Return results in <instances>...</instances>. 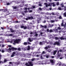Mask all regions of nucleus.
Returning <instances> with one entry per match:
<instances>
[{
    "instance_id": "f257e3e1",
    "label": "nucleus",
    "mask_w": 66,
    "mask_h": 66,
    "mask_svg": "<svg viewBox=\"0 0 66 66\" xmlns=\"http://www.w3.org/2000/svg\"><path fill=\"white\" fill-rule=\"evenodd\" d=\"M21 40L20 39H7V42H9L10 43H13V45H15L16 43V44H19Z\"/></svg>"
},
{
    "instance_id": "f03ea898",
    "label": "nucleus",
    "mask_w": 66,
    "mask_h": 66,
    "mask_svg": "<svg viewBox=\"0 0 66 66\" xmlns=\"http://www.w3.org/2000/svg\"><path fill=\"white\" fill-rule=\"evenodd\" d=\"M28 63H26L25 64V65L26 66H33V64L31 61H28Z\"/></svg>"
},
{
    "instance_id": "7ed1b4c3",
    "label": "nucleus",
    "mask_w": 66,
    "mask_h": 66,
    "mask_svg": "<svg viewBox=\"0 0 66 66\" xmlns=\"http://www.w3.org/2000/svg\"><path fill=\"white\" fill-rule=\"evenodd\" d=\"M12 50L13 51V50H17V48H15L14 47H12L11 48H9L7 50V51L8 52H9V53H10V52H11V50Z\"/></svg>"
},
{
    "instance_id": "20e7f679",
    "label": "nucleus",
    "mask_w": 66,
    "mask_h": 66,
    "mask_svg": "<svg viewBox=\"0 0 66 66\" xmlns=\"http://www.w3.org/2000/svg\"><path fill=\"white\" fill-rule=\"evenodd\" d=\"M45 4H46V7H48V6H51V5H53V7H54V6H56V5H55V4H54V3H50L48 5V4H47L46 3H45Z\"/></svg>"
},
{
    "instance_id": "39448f33",
    "label": "nucleus",
    "mask_w": 66,
    "mask_h": 66,
    "mask_svg": "<svg viewBox=\"0 0 66 66\" xmlns=\"http://www.w3.org/2000/svg\"><path fill=\"white\" fill-rule=\"evenodd\" d=\"M46 61H40L39 62V64L40 65H44V64H46Z\"/></svg>"
},
{
    "instance_id": "423d86ee",
    "label": "nucleus",
    "mask_w": 66,
    "mask_h": 66,
    "mask_svg": "<svg viewBox=\"0 0 66 66\" xmlns=\"http://www.w3.org/2000/svg\"><path fill=\"white\" fill-rule=\"evenodd\" d=\"M18 54V53L17 52H13L12 53V54L11 56V57H14L15 56V54Z\"/></svg>"
},
{
    "instance_id": "0eeeda50",
    "label": "nucleus",
    "mask_w": 66,
    "mask_h": 66,
    "mask_svg": "<svg viewBox=\"0 0 66 66\" xmlns=\"http://www.w3.org/2000/svg\"><path fill=\"white\" fill-rule=\"evenodd\" d=\"M28 18H26V20H28V19H30V20H31V19H33V16H28L27 17Z\"/></svg>"
},
{
    "instance_id": "6e6552de",
    "label": "nucleus",
    "mask_w": 66,
    "mask_h": 66,
    "mask_svg": "<svg viewBox=\"0 0 66 66\" xmlns=\"http://www.w3.org/2000/svg\"><path fill=\"white\" fill-rule=\"evenodd\" d=\"M59 52H60L59 51H58L57 53V54L56 55V58L57 59H60V55H59Z\"/></svg>"
},
{
    "instance_id": "1a4fd4ad",
    "label": "nucleus",
    "mask_w": 66,
    "mask_h": 66,
    "mask_svg": "<svg viewBox=\"0 0 66 66\" xmlns=\"http://www.w3.org/2000/svg\"><path fill=\"white\" fill-rule=\"evenodd\" d=\"M62 7H64V11H65L66 10V3H65L64 4V5H62Z\"/></svg>"
},
{
    "instance_id": "9d476101",
    "label": "nucleus",
    "mask_w": 66,
    "mask_h": 66,
    "mask_svg": "<svg viewBox=\"0 0 66 66\" xmlns=\"http://www.w3.org/2000/svg\"><path fill=\"white\" fill-rule=\"evenodd\" d=\"M57 45L58 46H59V45H60V44L59 42H56L54 44V45Z\"/></svg>"
},
{
    "instance_id": "9b49d317",
    "label": "nucleus",
    "mask_w": 66,
    "mask_h": 66,
    "mask_svg": "<svg viewBox=\"0 0 66 66\" xmlns=\"http://www.w3.org/2000/svg\"><path fill=\"white\" fill-rule=\"evenodd\" d=\"M21 28H24L23 29L24 30H26L27 28V26H21Z\"/></svg>"
},
{
    "instance_id": "f8f14e48",
    "label": "nucleus",
    "mask_w": 66,
    "mask_h": 66,
    "mask_svg": "<svg viewBox=\"0 0 66 66\" xmlns=\"http://www.w3.org/2000/svg\"><path fill=\"white\" fill-rule=\"evenodd\" d=\"M50 47H51V46L48 45L47 46L45 47L44 48L45 50H47L48 49V48H50Z\"/></svg>"
},
{
    "instance_id": "ddd939ff",
    "label": "nucleus",
    "mask_w": 66,
    "mask_h": 66,
    "mask_svg": "<svg viewBox=\"0 0 66 66\" xmlns=\"http://www.w3.org/2000/svg\"><path fill=\"white\" fill-rule=\"evenodd\" d=\"M28 40L30 42H32L33 40V39L32 38L31 39V38H28Z\"/></svg>"
},
{
    "instance_id": "4468645a",
    "label": "nucleus",
    "mask_w": 66,
    "mask_h": 66,
    "mask_svg": "<svg viewBox=\"0 0 66 66\" xmlns=\"http://www.w3.org/2000/svg\"><path fill=\"white\" fill-rule=\"evenodd\" d=\"M26 48V49H27L28 50H29L30 49V46L29 45L28 46V48L27 47H25Z\"/></svg>"
},
{
    "instance_id": "2eb2a0df",
    "label": "nucleus",
    "mask_w": 66,
    "mask_h": 66,
    "mask_svg": "<svg viewBox=\"0 0 66 66\" xmlns=\"http://www.w3.org/2000/svg\"><path fill=\"white\" fill-rule=\"evenodd\" d=\"M60 39H61V40H64V39H65L66 40V38H63V37H60Z\"/></svg>"
},
{
    "instance_id": "dca6fc26",
    "label": "nucleus",
    "mask_w": 66,
    "mask_h": 66,
    "mask_svg": "<svg viewBox=\"0 0 66 66\" xmlns=\"http://www.w3.org/2000/svg\"><path fill=\"white\" fill-rule=\"evenodd\" d=\"M58 10H60L61 11H62V10H64V9L62 8H61V7H59L58 8Z\"/></svg>"
},
{
    "instance_id": "f3484780",
    "label": "nucleus",
    "mask_w": 66,
    "mask_h": 66,
    "mask_svg": "<svg viewBox=\"0 0 66 66\" xmlns=\"http://www.w3.org/2000/svg\"><path fill=\"white\" fill-rule=\"evenodd\" d=\"M3 11V12H5L6 11H7V10L6 9H0V11Z\"/></svg>"
},
{
    "instance_id": "a211bd4d",
    "label": "nucleus",
    "mask_w": 66,
    "mask_h": 66,
    "mask_svg": "<svg viewBox=\"0 0 66 66\" xmlns=\"http://www.w3.org/2000/svg\"><path fill=\"white\" fill-rule=\"evenodd\" d=\"M54 25H53V24H52L51 25H50V24H49V25H48V26L49 27H51H51H53V26Z\"/></svg>"
},
{
    "instance_id": "6ab92c4d",
    "label": "nucleus",
    "mask_w": 66,
    "mask_h": 66,
    "mask_svg": "<svg viewBox=\"0 0 66 66\" xmlns=\"http://www.w3.org/2000/svg\"><path fill=\"white\" fill-rule=\"evenodd\" d=\"M27 28L28 29H32V27H31V26L29 25L27 27Z\"/></svg>"
},
{
    "instance_id": "aec40b11",
    "label": "nucleus",
    "mask_w": 66,
    "mask_h": 66,
    "mask_svg": "<svg viewBox=\"0 0 66 66\" xmlns=\"http://www.w3.org/2000/svg\"><path fill=\"white\" fill-rule=\"evenodd\" d=\"M45 63H46V64H49L50 63L48 61H45Z\"/></svg>"
},
{
    "instance_id": "412c9836",
    "label": "nucleus",
    "mask_w": 66,
    "mask_h": 66,
    "mask_svg": "<svg viewBox=\"0 0 66 66\" xmlns=\"http://www.w3.org/2000/svg\"><path fill=\"white\" fill-rule=\"evenodd\" d=\"M57 52V50H55L53 52V55H55V54H56V53Z\"/></svg>"
},
{
    "instance_id": "4be33fe9",
    "label": "nucleus",
    "mask_w": 66,
    "mask_h": 66,
    "mask_svg": "<svg viewBox=\"0 0 66 66\" xmlns=\"http://www.w3.org/2000/svg\"><path fill=\"white\" fill-rule=\"evenodd\" d=\"M39 20H41V19L38 18V20H37L38 23H39Z\"/></svg>"
},
{
    "instance_id": "5701e85b",
    "label": "nucleus",
    "mask_w": 66,
    "mask_h": 66,
    "mask_svg": "<svg viewBox=\"0 0 66 66\" xmlns=\"http://www.w3.org/2000/svg\"><path fill=\"white\" fill-rule=\"evenodd\" d=\"M51 21L52 23H53V22H55V20H51Z\"/></svg>"
},
{
    "instance_id": "b1692460",
    "label": "nucleus",
    "mask_w": 66,
    "mask_h": 66,
    "mask_svg": "<svg viewBox=\"0 0 66 66\" xmlns=\"http://www.w3.org/2000/svg\"><path fill=\"white\" fill-rule=\"evenodd\" d=\"M63 16H64V17H66V12L63 13Z\"/></svg>"
},
{
    "instance_id": "393cba45",
    "label": "nucleus",
    "mask_w": 66,
    "mask_h": 66,
    "mask_svg": "<svg viewBox=\"0 0 66 66\" xmlns=\"http://www.w3.org/2000/svg\"><path fill=\"white\" fill-rule=\"evenodd\" d=\"M50 62L52 63H54V61H53V60H50Z\"/></svg>"
},
{
    "instance_id": "a878e982",
    "label": "nucleus",
    "mask_w": 66,
    "mask_h": 66,
    "mask_svg": "<svg viewBox=\"0 0 66 66\" xmlns=\"http://www.w3.org/2000/svg\"><path fill=\"white\" fill-rule=\"evenodd\" d=\"M61 26L63 27H65V24H63V23H61Z\"/></svg>"
},
{
    "instance_id": "bb28decb",
    "label": "nucleus",
    "mask_w": 66,
    "mask_h": 66,
    "mask_svg": "<svg viewBox=\"0 0 66 66\" xmlns=\"http://www.w3.org/2000/svg\"><path fill=\"white\" fill-rule=\"evenodd\" d=\"M13 36V34H10L9 35V36Z\"/></svg>"
},
{
    "instance_id": "cd10ccee",
    "label": "nucleus",
    "mask_w": 66,
    "mask_h": 66,
    "mask_svg": "<svg viewBox=\"0 0 66 66\" xmlns=\"http://www.w3.org/2000/svg\"><path fill=\"white\" fill-rule=\"evenodd\" d=\"M52 32H53V31H52V29H50L49 31V32H50V33Z\"/></svg>"
},
{
    "instance_id": "c85d7f7f",
    "label": "nucleus",
    "mask_w": 66,
    "mask_h": 66,
    "mask_svg": "<svg viewBox=\"0 0 66 66\" xmlns=\"http://www.w3.org/2000/svg\"><path fill=\"white\" fill-rule=\"evenodd\" d=\"M55 38V39L56 40H57V39H59V38H58V37H56Z\"/></svg>"
},
{
    "instance_id": "c756f323",
    "label": "nucleus",
    "mask_w": 66,
    "mask_h": 66,
    "mask_svg": "<svg viewBox=\"0 0 66 66\" xmlns=\"http://www.w3.org/2000/svg\"><path fill=\"white\" fill-rule=\"evenodd\" d=\"M43 28H45V29H46L47 28V26L46 25H44Z\"/></svg>"
},
{
    "instance_id": "7c9ffc66",
    "label": "nucleus",
    "mask_w": 66,
    "mask_h": 66,
    "mask_svg": "<svg viewBox=\"0 0 66 66\" xmlns=\"http://www.w3.org/2000/svg\"><path fill=\"white\" fill-rule=\"evenodd\" d=\"M14 9H17V7L16 6H13Z\"/></svg>"
},
{
    "instance_id": "2f4dec72",
    "label": "nucleus",
    "mask_w": 66,
    "mask_h": 66,
    "mask_svg": "<svg viewBox=\"0 0 66 66\" xmlns=\"http://www.w3.org/2000/svg\"><path fill=\"white\" fill-rule=\"evenodd\" d=\"M48 52H50L51 51V50H48Z\"/></svg>"
},
{
    "instance_id": "473e14b6",
    "label": "nucleus",
    "mask_w": 66,
    "mask_h": 66,
    "mask_svg": "<svg viewBox=\"0 0 66 66\" xmlns=\"http://www.w3.org/2000/svg\"><path fill=\"white\" fill-rule=\"evenodd\" d=\"M39 6H42V4H38Z\"/></svg>"
},
{
    "instance_id": "72a5a7b5",
    "label": "nucleus",
    "mask_w": 66,
    "mask_h": 66,
    "mask_svg": "<svg viewBox=\"0 0 66 66\" xmlns=\"http://www.w3.org/2000/svg\"><path fill=\"white\" fill-rule=\"evenodd\" d=\"M10 32H11L12 33H13V32H15V30H13L10 31Z\"/></svg>"
},
{
    "instance_id": "f704fd0d",
    "label": "nucleus",
    "mask_w": 66,
    "mask_h": 66,
    "mask_svg": "<svg viewBox=\"0 0 66 66\" xmlns=\"http://www.w3.org/2000/svg\"><path fill=\"white\" fill-rule=\"evenodd\" d=\"M38 36V34H36L35 35V36L36 37H37V36Z\"/></svg>"
},
{
    "instance_id": "c9c22d12",
    "label": "nucleus",
    "mask_w": 66,
    "mask_h": 66,
    "mask_svg": "<svg viewBox=\"0 0 66 66\" xmlns=\"http://www.w3.org/2000/svg\"><path fill=\"white\" fill-rule=\"evenodd\" d=\"M18 49L19 51H20L21 50V49L20 48H18Z\"/></svg>"
},
{
    "instance_id": "e433bc0d",
    "label": "nucleus",
    "mask_w": 66,
    "mask_h": 66,
    "mask_svg": "<svg viewBox=\"0 0 66 66\" xmlns=\"http://www.w3.org/2000/svg\"><path fill=\"white\" fill-rule=\"evenodd\" d=\"M7 62V60L6 59H4V62Z\"/></svg>"
},
{
    "instance_id": "4c0bfd02",
    "label": "nucleus",
    "mask_w": 66,
    "mask_h": 66,
    "mask_svg": "<svg viewBox=\"0 0 66 66\" xmlns=\"http://www.w3.org/2000/svg\"><path fill=\"white\" fill-rule=\"evenodd\" d=\"M1 52L2 53H4V51L3 50H2L1 51Z\"/></svg>"
},
{
    "instance_id": "58836bf2",
    "label": "nucleus",
    "mask_w": 66,
    "mask_h": 66,
    "mask_svg": "<svg viewBox=\"0 0 66 66\" xmlns=\"http://www.w3.org/2000/svg\"><path fill=\"white\" fill-rule=\"evenodd\" d=\"M57 29L59 30H61V28H60V27H58L57 28Z\"/></svg>"
},
{
    "instance_id": "ea45409f",
    "label": "nucleus",
    "mask_w": 66,
    "mask_h": 66,
    "mask_svg": "<svg viewBox=\"0 0 66 66\" xmlns=\"http://www.w3.org/2000/svg\"><path fill=\"white\" fill-rule=\"evenodd\" d=\"M20 21H19V22L18 21H16L15 22L16 23H20Z\"/></svg>"
},
{
    "instance_id": "a19ab883",
    "label": "nucleus",
    "mask_w": 66,
    "mask_h": 66,
    "mask_svg": "<svg viewBox=\"0 0 66 66\" xmlns=\"http://www.w3.org/2000/svg\"><path fill=\"white\" fill-rule=\"evenodd\" d=\"M27 44H29V45H31V43H30L29 42H27Z\"/></svg>"
},
{
    "instance_id": "79ce46f5",
    "label": "nucleus",
    "mask_w": 66,
    "mask_h": 66,
    "mask_svg": "<svg viewBox=\"0 0 66 66\" xmlns=\"http://www.w3.org/2000/svg\"><path fill=\"white\" fill-rule=\"evenodd\" d=\"M39 10L40 11H42V9L40 7L39 8Z\"/></svg>"
},
{
    "instance_id": "37998d69",
    "label": "nucleus",
    "mask_w": 66,
    "mask_h": 66,
    "mask_svg": "<svg viewBox=\"0 0 66 66\" xmlns=\"http://www.w3.org/2000/svg\"><path fill=\"white\" fill-rule=\"evenodd\" d=\"M61 66H66V65L65 64H63V65H61Z\"/></svg>"
},
{
    "instance_id": "c03bdc74",
    "label": "nucleus",
    "mask_w": 66,
    "mask_h": 66,
    "mask_svg": "<svg viewBox=\"0 0 66 66\" xmlns=\"http://www.w3.org/2000/svg\"><path fill=\"white\" fill-rule=\"evenodd\" d=\"M46 21L45 20L44 21H43V23H46Z\"/></svg>"
},
{
    "instance_id": "a18cd8bd",
    "label": "nucleus",
    "mask_w": 66,
    "mask_h": 66,
    "mask_svg": "<svg viewBox=\"0 0 66 66\" xmlns=\"http://www.w3.org/2000/svg\"><path fill=\"white\" fill-rule=\"evenodd\" d=\"M56 4L57 5H59V2H58L56 3Z\"/></svg>"
},
{
    "instance_id": "49530a36",
    "label": "nucleus",
    "mask_w": 66,
    "mask_h": 66,
    "mask_svg": "<svg viewBox=\"0 0 66 66\" xmlns=\"http://www.w3.org/2000/svg\"><path fill=\"white\" fill-rule=\"evenodd\" d=\"M8 47H9V48H11L12 47V45H9Z\"/></svg>"
},
{
    "instance_id": "de8ad7c7",
    "label": "nucleus",
    "mask_w": 66,
    "mask_h": 66,
    "mask_svg": "<svg viewBox=\"0 0 66 66\" xmlns=\"http://www.w3.org/2000/svg\"><path fill=\"white\" fill-rule=\"evenodd\" d=\"M27 42H24V45H27Z\"/></svg>"
},
{
    "instance_id": "09e8293b",
    "label": "nucleus",
    "mask_w": 66,
    "mask_h": 66,
    "mask_svg": "<svg viewBox=\"0 0 66 66\" xmlns=\"http://www.w3.org/2000/svg\"><path fill=\"white\" fill-rule=\"evenodd\" d=\"M59 19H62V16H60L59 17Z\"/></svg>"
},
{
    "instance_id": "8fccbe9b",
    "label": "nucleus",
    "mask_w": 66,
    "mask_h": 66,
    "mask_svg": "<svg viewBox=\"0 0 66 66\" xmlns=\"http://www.w3.org/2000/svg\"><path fill=\"white\" fill-rule=\"evenodd\" d=\"M35 44H38V41H36L35 42Z\"/></svg>"
},
{
    "instance_id": "3c124183",
    "label": "nucleus",
    "mask_w": 66,
    "mask_h": 66,
    "mask_svg": "<svg viewBox=\"0 0 66 66\" xmlns=\"http://www.w3.org/2000/svg\"><path fill=\"white\" fill-rule=\"evenodd\" d=\"M10 3H7V5H10Z\"/></svg>"
},
{
    "instance_id": "603ef678",
    "label": "nucleus",
    "mask_w": 66,
    "mask_h": 66,
    "mask_svg": "<svg viewBox=\"0 0 66 66\" xmlns=\"http://www.w3.org/2000/svg\"><path fill=\"white\" fill-rule=\"evenodd\" d=\"M32 8L33 9H35V6H32Z\"/></svg>"
},
{
    "instance_id": "864d4df0",
    "label": "nucleus",
    "mask_w": 66,
    "mask_h": 66,
    "mask_svg": "<svg viewBox=\"0 0 66 66\" xmlns=\"http://www.w3.org/2000/svg\"><path fill=\"white\" fill-rule=\"evenodd\" d=\"M24 10H27L28 9V8H27V7H25L24 8Z\"/></svg>"
},
{
    "instance_id": "5fc2aeb1",
    "label": "nucleus",
    "mask_w": 66,
    "mask_h": 66,
    "mask_svg": "<svg viewBox=\"0 0 66 66\" xmlns=\"http://www.w3.org/2000/svg\"><path fill=\"white\" fill-rule=\"evenodd\" d=\"M34 60H35V58H33V59H31V61H34Z\"/></svg>"
},
{
    "instance_id": "6e6d98bb",
    "label": "nucleus",
    "mask_w": 66,
    "mask_h": 66,
    "mask_svg": "<svg viewBox=\"0 0 66 66\" xmlns=\"http://www.w3.org/2000/svg\"><path fill=\"white\" fill-rule=\"evenodd\" d=\"M4 46H5V45L4 44L2 45V47H4Z\"/></svg>"
},
{
    "instance_id": "4d7b16f0",
    "label": "nucleus",
    "mask_w": 66,
    "mask_h": 66,
    "mask_svg": "<svg viewBox=\"0 0 66 66\" xmlns=\"http://www.w3.org/2000/svg\"><path fill=\"white\" fill-rule=\"evenodd\" d=\"M43 43H46L47 42V41H46V40H45V41H44L43 42Z\"/></svg>"
},
{
    "instance_id": "13d9d810",
    "label": "nucleus",
    "mask_w": 66,
    "mask_h": 66,
    "mask_svg": "<svg viewBox=\"0 0 66 66\" xmlns=\"http://www.w3.org/2000/svg\"><path fill=\"white\" fill-rule=\"evenodd\" d=\"M1 29L2 30H4V27H1Z\"/></svg>"
},
{
    "instance_id": "bf43d9fd",
    "label": "nucleus",
    "mask_w": 66,
    "mask_h": 66,
    "mask_svg": "<svg viewBox=\"0 0 66 66\" xmlns=\"http://www.w3.org/2000/svg\"><path fill=\"white\" fill-rule=\"evenodd\" d=\"M52 15H55V14H54V13H53V12L52 13Z\"/></svg>"
},
{
    "instance_id": "052dcab7",
    "label": "nucleus",
    "mask_w": 66,
    "mask_h": 66,
    "mask_svg": "<svg viewBox=\"0 0 66 66\" xmlns=\"http://www.w3.org/2000/svg\"><path fill=\"white\" fill-rule=\"evenodd\" d=\"M40 57L41 59H44V58H43V57L42 56H41Z\"/></svg>"
},
{
    "instance_id": "680f3d73",
    "label": "nucleus",
    "mask_w": 66,
    "mask_h": 66,
    "mask_svg": "<svg viewBox=\"0 0 66 66\" xmlns=\"http://www.w3.org/2000/svg\"><path fill=\"white\" fill-rule=\"evenodd\" d=\"M40 26L41 27H42V28H44V26H43V25H41Z\"/></svg>"
},
{
    "instance_id": "e2e57ef3",
    "label": "nucleus",
    "mask_w": 66,
    "mask_h": 66,
    "mask_svg": "<svg viewBox=\"0 0 66 66\" xmlns=\"http://www.w3.org/2000/svg\"><path fill=\"white\" fill-rule=\"evenodd\" d=\"M39 55H36V57H39Z\"/></svg>"
},
{
    "instance_id": "0e129e2a",
    "label": "nucleus",
    "mask_w": 66,
    "mask_h": 66,
    "mask_svg": "<svg viewBox=\"0 0 66 66\" xmlns=\"http://www.w3.org/2000/svg\"><path fill=\"white\" fill-rule=\"evenodd\" d=\"M46 58H48L49 57V56L48 55H47L46 56Z\"/></svg>"
},
{
    "instance_id": "69168bd1",
    "label": "nucleus",
    "mask_w": 66,
    "mask_h": 66,
    "mask_svg": "<svg viewBox=\"0 0 66 66\" xmlns=\"http://www.w3.org/2000/svg\"><path fill=\"white\" fill-rule=\"evenodd\" d=\"M29 12L30 13H31V12H32V10H30L29 11Z\"/></svg>"
},
{
    "instance_id": "338daca9",
    "label": "nucleus",
    "mask_w": 66,
    "mask_h": 66,
    "mask_svg": "<svg viewBox=\"0 0 66 66\" xmlns=\"http://www.w3.org/2000/svg\"><path fill=\"white\" fill-rule=\"evenodd\" d=\"M47 32H49V29H47Z\"/></svg>"
},
{
    "instance_id": "774afa93",
    "label": "nucleus",
    "mask_w": 66,
    "mask_h": 66,
    "mask_svg": "<svg viewBox=\"0 0 66 66\" xmlns=\"http://www.w3.org/2000/svg\"><path fill=\"white\" fill-rule=\"evenodd\" d=\"M24 13H27V11L26 10V11H24Z\"/></svg>"
}]
</instances>
